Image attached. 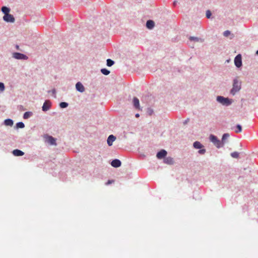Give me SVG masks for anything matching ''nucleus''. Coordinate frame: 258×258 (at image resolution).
I'll list each match as a JSON object with an SVG mask.
<instances>
[{"label": "nucleus", "mask_w": 258, "mask_h": 258, "mask_svg": "<svg viewBox=\"0 0 258 258\" xmlns=\"http://www.w3.org/2000/svg\"><path fill=\"white\" fill-rule=\"evenodd\" d=\"M116 137L113 135H110L107 138V142L109 146L112 145L113 142L115 140Z\"/></svg>", "instance_id": "12"}, {"label": "nucleus", "mask_w": 258, "mask_h": 258, "mask_svg": "<svg viewBox=\"0 0 258 258\" xmlns=\"http://www.w3.org/2000/svg\"><path fill=\"white\" fill-rule=\"evenodd\" d=\"M12 56L13 58L19 60H27L28 58L26 55L20 52L13 53Z\"/></svg>", "instance_id": "5"}, {"label": "nucleus", "mask_w": 258, "mask_h": 258, "mask_svg": "<svg viewBox=\"0 0 258 258\" xmlns=\"http://www.w3.org/2000/svg\"><path fill=\"white\" fill-rule=\"evenodd\" d=\"M76 89L77 91L81 93H83V92L85 91V87H84L83 84L80 82H78L76 83Z\"/></svg>", "instance_id": "10"}, {"label": "nucleus", "mask_w": 258, "mask_h": 258, "mask_svg": "<svg viewBox=\"0 0 258 258\" xmlns=\"http://www.w3.org/2000/svg\"><path fill=\"white\" fill-rule=\"evenodd\" d=\"M69 104L66 102H61L59 103V106L61 108H64L68 106Z\"/></svg>", "instance_id": "25"}, {"label": "nucleus", "mask_w": 258, "mask_h": 258, "mask_svg": "<svg viewBox=\"0 0 258 258\" xmlns=\"http://www.w3.org/2000/svg\"><path fill=\"white\" fill-rule=\"evenodd\" d=\"M5 85L3 83L0 82V91L3 92L5 90Z\"/></svg>", "instance_id": "31"}, {"label": "nucleus", "mask_w": 258, "mask_h": 258, "mask_svg": "<svg viewBox=\"0 0 258 258\" xmlns=\"http://www.w3.org/2000/svg\"><path fill=\"white\" fill-rule=\"evenodd\" d=\"M216 101L222 105L226 106L230 105L233 102L232 99L222 96H218L216 98Z\"/></svg>", "instance_id": "2"}, {"label": "nucleus", "mask_w": 258, "mask_h": 258, "mask_svg": "<svg viewBox=\"0 0 258 258\" xmlns=\"http://www.w3.org/2000/svg\"><path fill=\"white\" fill-rule=\"evenodd\" d=\"M48 93H51L54 98L56 97V90L55 89H53L51 91H48Z\"/></svg>", "instance_id": "32"}, {"label": "nucleus", "mask_w": 258, "mask_h": 258, "mask_svg": "<svg viewBox=\"0 0 258 258\" xmlns=\"http://www.w3.org/2000/svg\"><path fill=\"white\" fill-rule=\"evenodd\" d=\"M231 156L233 158H237L239 156V153L237 152H234L231 153Z\"/></svg>", "instance_id": "27"}, {"label": "nucleus", "mask_w": 258, "mask_h": 258, "mask_svg": "<svg viewBox=\"0 0 258 258\" xmlns=\"http://www.w3.org/2000/svg\"><path fill=\"white\" fill-rule=\"evenodd\" d=\"M1 11L6 15L9 14L10 9L6 6H3L1 9Z\"/></svg>", "instance_id": "20"}, {"label": "nucleus", "mask_w": 258, "mask_h": 258, "mask_svg": "<svg viewBox=\"0 0 258 258\" xmlns=\"http://www.w3.org/2000/svg\"><path fill=\"white\" fill-rule=\"evenodd\" d=\"M211 15H212V13L210 10H208L206 11V16L208 19L211 18Z\"/></svg>", "instance_id": "28"}, {"label": "nucleus", "mask_w": 258, "mask_h": 258, "mask_svg": "<svg viewBox=\"0 0 258 258\" xmlns=\"http://www.w3.org/2000/svg\"><path fill=\"white\" fill-rule=\"evenodd\" d=\"M176 4V1L174 2V3H173L174 6H175Z\"/></svg>", "instance_id": "39"}, {"label": "nucleus", "mask_w": 258, "mask_h": 258, "mask_svg": "<svg viewBox=\"0 0 258 258\" xmlns=\"http://www.w3.org/2000/svg\"><path fill=\"white\" fill-rule=\"evenodd\" d=\"M51 107V103L49 101L46 100L42 107V111L46 112L48 111Z\"/></svg>", "instance_id": "9"}, {"label": "nucleus", "mask_w": 258, "mask_h": 258, "mask_svg": "<svg viewBox=\"0 0 258 258\" xmlns=\"http://www.w3.org/2000/svg\"><path fill=\"white\" fill-rule=\"evenodd\" d=\"M12 153L13 155L15 156H22L24 155V153L19 149L14 150Z\"/></svg>", "instance_id": "16"}, {"label": "nucleus", "mask_w": 258, "mask_h": 258, "mask_svg": "<svg viewBox=\"0 0 258 258\" xmlns=\"http://www.w3.org/2000/svg\"><path fill=\"white\" fill-rule=\"evenodd\" d=\"M33 113L32 112L30 111H27L24 113L23 114V118L24 119H28L29 118L31 115H32Z\"/></svg>", "instance_id": "22"}, {"label": "nucleus", "mask_w": 258, "mask_h": 258, "mask_svg": "<svg viewBox=\"0 0 258 258\" xmlns=\"http://www.w3.org/2000/svg\"><path fill=\"white\" fill-rule=\"evenodd\" d=\"M209 139L211 142L213 143V144L217 148H220L222 147V143H221V141L217 138L216 136L214 135H211L209 137Z\"/></svg>", "instance_id": "3"}, {"label": "nucleus", "mask_w": 258, "mask_h": 258, "mask_svg": "<svg viewBox=\"0 0 258 258\" xmlns=\"http://www.w3.org/2000/svg\"><path fill=\"white\" fill-rule=\"evenodd\" d=\"M114 64V61L111 59H107L106 60V65L108 67H111Z\"/></svg>", "instance_id": "24"}, {"label": "nucleus", "mask_w": 258, "mask_h": 258, "mask_svg": "<svg viewBox=\"0 0 258 258\" xmlns=\"http://www.w3.org/2000/svg\"><path fill=\"white\" fill-rule=\"evenodd\" d=\"M167 154V151L164 149H162L157 153L156 157L159 159H161L162 158L164 159Z\"/></svg>", "instance_id": "8"}, {"label": "nucleus", "mask_w": 258, "mask_h": 258, "mask_svg": "<svg viewBox=\"0 0 258 258\" xmlns=\"http://www.w3.org/2000/svg\"><path fill=\"white\" fill-rule=\"evenodd\" d=\"M100 71L102 74L106 76L108 75L110 73V71L105 68L101 69Z\"/></svg>", "instance_id": "23"}, {"label": "nucleus", "mask_w": 258, "mask_h": 258, "mask_svg": "<svg viewBox=\"0 0 258 258\" xmlns=\"http://www.w3.org/2000/svg\"><path fill=\"white\" fill-rule=\"evenodd\" d=\"M44 139H45V142L48 143L50 145L56 146L57 144L56 142V139L52 136L45 135L44 136Z\"/></svg>", "instance_id": "4"}, {"label": "nucleus", "mask_w": 258, "mask_h": 258, "mask_svg": "<svg viewBox=\"0 0 258 258\" xmlns=\"http://www.w3.org/2000/svg\"><path fill=\"white\" fill-rule=\"evenodd\" d=\"M135 116H136V117H139L140 116V114H139V113H136V114H135Z\"/></svg>", "instance_id": "37"}, {"label": "nucleus", "mask_w": 258, "mask_h": 258, "mask_svg": "<svg viewBox=\"0 0 258 258\" xmlns=\"http://www.w3.org/2000/svg\"><path fill=\"white\" fill-rule=\"evenodd\" d=\"M189 118H187L186 120H185L183 121V124H186V123H187V122H189Z\"/></svg>", "instance_id": "34"}, {"label": "nucleus", "mask_w": 258, "mask_h": 258, "mask_svg": "<svg viewBox=\"0 0 258 258\" xmlns=\"http://www.w3.org/2000/svg\"><path fill=\"white\" fill-rule=\"evenodd\" d=\"M155 26V23L153 21L149 20L146 22V27L149 29H152Z\"/></svg>", "instance_id": "15"}, {"label": "nucleus", "mask_w": 258, "mask_h": 258, "mask_svg": "<svg viewBox=\"0 0 258 258\" xmlns=\"http://www.w3.org/2000/svg\"><path fill=\"white\" fill-rule=\"evenodd\" d=\"M229 137V134L228 133H225L223 135L221 143H222V147L227 143V140Z\"/></svg>", "instance_id": "13"}, {"label": "nucleus", "mask_w": 258, "mask_h": 258, "mask_svg": "<svg viewBox=\"0 0 258 258\" xmlns=\"http://www.w3.org/2000/svg\"><path fill=\"white\" fill-rule=\"evenodd\" d=\"M164 163L168 165H172L173 164L174 161L171 157H167L164 159Z\"/></svg>", "instance_id": "17"}, {"label": "nucleus", "mask_w": 258, "mask_h": 258, "mask_svg": "<svg viewBox=\"0 0 258 258\" xmlns=\"http://www.w3.org/2000/svg\"><path fill=\"white\" fill-rule=\"evenodd\" d=\"M200 150H199L198 151V153L200 154H204L205 153H206V149H200Z\"/></svg>", "instance_id": "33"}, {"label": "nucleus", "mask_w": 258, "mask_h": 258, "mask_svg": "<svg viewBox=\"0 0 258 258\" xmlns=\"http://www.w3.org/2000/svg\"><path fill=\"white\" fill-rule=\"evenodd\" d=\"M236 127L237 128V130L235 131L236 133H240L241 132L242 127L240 124H237Z\"/></svg>", "instance_id": "29"}, {"label": "nucleus", "mask_w": 258, "mask_h": 258, "mask_svg": "<svg viewBox=\"0 0 258 258\" xmlns=\"http://www.w3.org/2000/svg\"><path fill=\"white\" fill-rule=\"evenodd\" d=\"M231 34V32L229 30H226L223 32V36L225 37H228Z\"/></svg>", "instance_id": "30"}, {"label": "nucleus", "mask_w": 258, "mask_h": 258, "mask_svg": "<svg viewBox=\"0 0 258 258\" xmlns=\"http://www.w3.org/2000/svg\"><path fill=\"white\" fill-rule=\"evenodd\" d=\"M113 180H109L106 183V185H108L109 184H111V183L113 182Z\"/></svg>", "instance_id": "35"}, {"label": "nucleus", "mask_w": 258, "mask_h": 258, "mask_svg": "<svg viewBox=\"0 0 258 258\" xmlns=\"http://www.w3.org/2000/svg\"><path fill=\"white\" fill-rule=\"evenodd\" d=\"M16 48L17 49V50H19L20 48H19V46L18 45H16V46H15Z\"/></svg>", "instance_id": "36"}, {"label": "nucleus", "mask_w": 258, "mask_h": 258, "mask_svg": "<svg viewBox=\"0 0 258 258\" xmlns=\"http://www.w3.org/2000/svg\"><path fill=\"white\" fill-rule=\"evenodd\" d=\"M241 82L237 78H235L233 81L232 88L230 90V94L234 96L241 88Z\"/></svg>", "instance_id": "1"}, {"label": "nucleus", "mask_w": 258, "mask_h": 258, "mask_svg": "<svg viewBox=\"0 0 258 258\" xmlns=\"http://www.w3.org/2000/svg\"><path fill=\"white\" fill-rule=\"evenodd\" d=\"M133 102L134 106L136 109H140V102H139V100L138 99V98L135 97L133 98Z\"/></svg>", "instance_id": "14"}, {"label": "nucleus", "mask_w": 258, "mask_h": 258, "mask_svg": "<svg viewBox=\"0 0 258 258\" xmlns=\"http://www.w3.org/2000/svg\"><path fill=\"white\" fill-rule=\"evenodd\" d=\"M193 146L196 149H202L204 147L203 145L199 141H196L193 144Z\"/></svg>", "instance_id": "19"}, {"label": "nucleus", "mask_w": 258, "mask_h": 258, "mask_svg": "<svg viewBox=\"0 0 258 258\" xmlns=\"http://www.w3.org/2000/svg\"><path fill=\"white\" fill-rule=\"evenodd\" d=\"M17 128H23L25 127V124L23 122H18L16 124Z\"/></svg>", "instance_id": "26"}, {"label": "nucleus", "mask_w": 258, "mask_h": 258, "mask_svg": "<svg viewBox=\"0 0 258 258\" xmlns=\"http://www.w3.org/2000/svg\"><path fill=\"white\" fill-rule=\"evenodd\" d=\"M121 165V161L118 159L113 160L111 162V165L115 168H118Z\"/></svg>", "instance_id": "11"}, {"label": "nucleus", "mask_w": 258, "mask_h": 258, "mask_svg": "<svg viewBox=\"0 0 258 258\" xmlns=\"http://www.w3.org/2000/svg\"><path fill=\"white\" fill-rule=\"evenodd\" d=\"M189 39L190 41H193L195 42H203L204 39L199 38L197 37H194V36H190L189 38Z\"/></svg>", "instance_id": "18"}, {"label": "nucleus", "mask_w": 258, "mask_h": 258, "mask_svg": "<svg viewBox=\"0 0 258 258\" xmlns=\"http://www.w3.org/2000/svg\"><path fill=\"white\" fill-rule=\"evenodd\" d=\"M13 120L11 119L8 118L5 120L4 123L7 126H12L13 125Z\"/></svg>", "instance_id": "21"}, {"label": "nucleus", "mask_w": 258, "mask_h": 258, "mask_svg": "<svg viewBox=\"0 0 258 258\" xmlns=\"http://www.w3.org/2000/svg\"><path fill=\"white\" fill-rule=\"evenodd\" d=\"M152 112H153V111H152V110H151V111H150V112H149V114H150V115H151V114H152Z\"/></svg>", "instance_id": "38"}, {"label": "nucleus", "mask_w": 258, "mask_h": 258, "mask_svg": "<svg viewBox=\"0 0 258 258\" xmlns=\"http://www.w3.org/2000/svg\"><path fill=\"white\" fill-rule=\"evenodd\" d=\"M3 20L6 22L14 23L15 22V18L12 15L10 14L4 15Z\"/></svg>", "instance_id": "7"}, {"label": "nucleus", "mask_w": 258, "mask_h": 258, "mask_svg": "<svg viewBox=\"0 0 258 258\" xmlns=\"http://www.w3.org/2000/svg\"><path fill=\"white\" fill-rule=\"evenodd\" d=\"M256 54L258 55V50L256 51Z\"/></svg>", "instance_id": "40"}, {"label": "nucleus", "mask_w": 258, "mask_h": 258, "mask_svg": "<svg viewBox=\"0 0 258 258\" xmlns=\"http://www.w3.org/2000/svg\"><path fill=\"white\" fill-rule=\"evenodd\" d=\"M234 64L237 68H240L242 66L241 55L239 54L236 56L234 58Z\"/></svg>", "instance_id": "6"}]
</instances>
